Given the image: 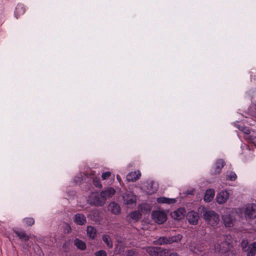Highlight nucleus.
I'll return each instance as SVG.
<instances>
[{
  "mask_svg": "<svg viewBox=\"0 0 256 256\" xmlns=\"http://www.w3.org/2000/svg\"><path fill=\"white\" fill-rule=\"evenodd\" d=\"M74 221L76 224L82 226L86 224V219L84 214H77L74 216Z\"/></svg>",
  "mask_w": 256,
  "mask_h": 256,
  "instance_id": "10",
  "label": "nucleus"
},
{
  "mask_svg": "<svg viewBox=\"0 0 256 256\" xmlns=\"http://www.w3.org/2000/svg\"><path fill=\"white\" fill-rule=\"evenodd\" d=\"M246 219H254L256 218V205L253 204L247 206L244 212Z\"/></svg>",
  "mask_w": 256,
  "mask_h": 256,
  "instance_id": "6",
  "label": "nucleus"
},
{
  "mask_svg": "<svg viewBox=\"0 0 256 256\" xmlns=\"http://www.w3.org/2000/svg\"><path fill=\"white\" fill-rule=\"evenodd\" d=\"M142 216V214L140 212L138 211H134L130 212L128 216V218H130L136 221H138L141 218Z\"/></svg>",
  "mask_w": 256,
  "mask_h": 256,
  "instance_id": "22",
  "label": "nucleus"
},
{
  "mask_svg": "<svg viewBox=\"0 0 256 256\" xmlns=\"http://www.w3.org/2000/svg\"><path fill=\"white\" fill-rule=\"evenodd\" d=\"M95 256H107L106 252L104 250H100L94 253Z\"/></svg>",
  "mask_w": 256,
  "mask_h": 256,
  "instance_id": "33",
  "label": "nucleus"
},
{
  "mask_svg": "<svg viewBox=\"0 0 256 256\" xmlns=\"http://www.w3.org/2000/svg\"><path fill=\"white\" fill-rule=\"evenodd\" d=\"M157 202L161 204H172L176 202V198H169L165 197H160L157 198Z\"/></svg>",
  "mask_w": 256,
  "mask_h": 256,
  "instance_id": "20",
  "label": "nucleus"
},
{
  "mask_svg": "<svg viewBox=\"0 0 256 256\" xmlns=\"http://www.w3.org/2000/svg\"><path fill=\"white\" fill-rule=\"evenodd\" d=\"M138 210L142 212H146L151 210V206L146 203L141 204L138 206Z\"/></svg>",
  "mask_w": 256,
  "mask_h": 256,
  "instance_id": "24",
  "label": "nucleus"
},
{
  "mask_svg": "<svg viewBox=\"0 0 256 256\" xmlns=\"http://www.w3.org/2000/svg\"><path fill=\"white\" fill-rule=\"evenodd\" d=\"M140 176V174L136 172H132L126 176V180L128 182H135L138 180Z\"/></svg>",
  "mask_w": 256,
  "mask_h": 256,
  "instance_id": "15",
  "label": "nucleus"
},
{
  "mask_svg": "<svg viewBox=\"0 0 256 256\" xmlns=\"http://www.w3.org/2000/svg\"><path fill=\"white\" fill-rule=\"evenodd\" d=\"M102 239L109 248L113 247V242L112 238L107 234L102 236Z\"/></svg>",
  "mask_w": 256,
  "mask_h": 256,
  "instance_id": "18",
  "label": "nucleus"
},
{
  "mask_svg": "<svg viewBox=\"0 0 256 256\" xmlns=\"http://www.w3.org/2000/svg\"><path fill=\"white\" fill-rule=\"evenodd\" d=\"M93 184L96 188H102V184L100 182V179L96 177L93 178Z\"/></svg>",
  "mask_w": 256,
  "mask_h": 256,
  "instance_id": "31",
  "label": "nucleus"
},
{
  "mask_svg": "<svg viewBox=\"0 0 256 256\" xmlns=\"http://www.w3.org/2000/svg\"><path fill=\"white\" fill-rule=\"evenodd\" d=\"M158 247L149 246L146 252L151 256H158Z\"/></svg>",
  "mask_w": 256,
  "mask_h": 256,
  "instance_id": "25",
  "label": "nucleus"
},
{
  "mask_svg": "<svg viewBox=\"0 0 256 256\" xmlns=\"http://www.w3.org/2000/svg\"><path fill=\"white\" fill-rule=\"evenodd\" d=\"M24 220L26 224L29 226H31L34 224V220L33 218H26Z\"/></svg>",
  "mask_w": 256,
  "mask_h": 256,
  "instance_id": "32",
  "label": "nucleus"
},
{
  "mask_svg": "<svg viewBox=\"0 0 256 256\" xmlns=\"http://www.w3.org/2000/svg\"><path fill=\"white\" fill-rule=\"evenodd\" d=\"M168 256H180L176 252H172L168 254Z\"/></svg>",
  "mask_w": 256,
  "mask_h": 256,
  "instance_id": "36",
  "label": "nucleus"
},
{
  "mask_svg": "<svg viewBox=\"0 0 256 256\" xmlns=\"http://www.w3.org/2000/svg\"><path fill=\"white\" fill-rule=\"evenodd\" d=\"M186 218L190 224L196 225L198 224L199 216L197 212L192 210L187 214Z\"/></svg>",
  "mask_w": 256,
  "mask_h": 256,
  "instance_id": "7",
  "label": "nucleus"
},
{
  "mask_svg": "<svg viewBox=\"0 0 256 256\" xmlns=\"http://www.w3.org/2000/svg\"><path fill=\"white\" fill-rule=\"evenodd\" d=\"M14 232L22 241L26 242L29 240L30 236L25 231L14 230Z\"/></svg>",
  "mask_w": 256,
  "mask_h": 256,
  "instance_id": "12",
  "label": "nucleus"
},
{
  "mask_svg": "<svg viewBox=\"0 0 256 256\" xmlns=\"http://www.w3.org/2000/svg\"><path fill=\"white\" fill-rule=\"evenodd\" d=\"M117 179H118V180L119 182H120L121 179H120V177L118 175L117 176Z\"/></svg>",
  "mask_w": 256,
  "mask_h": 256,
  "instance_id": "37",
  "label": "nucleus"
},
{
  "mask_svg": "<svg viewBox=\"0 0 256 256\" xmlns=\"http://www.w3.org/2000/svg\"><path fill=\"white\" fill-rule=\"evenodd\" d=\"M214 191L212 189L207 190L204 196V200L206 202H211L214 197Z\"/></svg>",
  "mask_w": 256,
  "mask_h": 256,
  "instance_id": "17",
  "label": "nucleus"
},
{
  "mask_svg": "<svg viewBox=\"0 0 256 256\" xmlns=\"http://www.w3.org/2000/svg\"><path fill=\"white\" fill-rule=\"evenodd\" d=\"M21 10L23 12H25V9L24 8H21Z\"/></svg>",
  "mask_w": 256,
  "mask_h": 256,
  "instance_id": "38",
  "label": "nucleus"
},
{
  "mask_svg": "<svg viewBox=\"0 0 256 256\" xmlns=\"http://www.w3.org/2000/svg\"><path fill=\"white\" fill-rule=\"evenodd\" d=\"M236 126L239 130L242 132L246 134H250V130L248 128H247L246 127H245L244 126H241L240 124H237Z\"/></svg>",
  "mask_w": 256,
  "mask_h": 256,
  "instance_id": "29",
  "label": "nucleus"
},
{
  "mask_svg": "<svg viewBox=\"0 0 256 256\" xmlns=\"http://www.w3.org/2000/svg\"><path fill=\"white\" fill-rule=\"evenodd\" d=\"M169 250L166 249L158 247V256H168Z\"/></svg>",
  "mask_w": 256,
  "mask_h": 256,
  "instance_id": "27",
  "label": "nucleus"
},
{
  "mask_svg": "<svg viewBox=\"0 0 256 256\" xmlns=\"http://www.w3.org/2000/svg\"><path fill=\"white\" fill-rule=\"evenodd\" d=\"M248 242H242V246L243 250L247 252V256H254L256 254V242L250 244L248 246Z\"/></svg>",
  "mask_w": 256,
  "mask_h": 256,
  "instance_id": "5",
  "label": "nucleus"
},
{
  "mask_svg": "<svg viewBox=\"0 0 256 256\" xmlns=\"http://www.w3.org/2000/svg\"><path fill=\"white\" fill-rule=\"evenodd\" d=\"M124 204L130 207L136 203V196L130 191L126 192L122 195Z\"/></svg>",
  "mask_w": 256,
  "mask_h": 256,
  "instance_id": "3",
  "label": "nucleus"
},
{
  "mask_svg": "<svg viewBox=\"0 0 256 256\" xmlns=\"http://www.w3.org/2000/svg\"><path fill=\"white\" fill-rule=\"evenodd\" d=\"M237 178L236 174L233 172H230L228 174L226 175V180L234 181Z\"/></svg>",
  "mask_w": 256,
  "mask_h": 256,
  "instance_id": "30",
  "label": "nucleus"
},
{
  "mask_svg": "<svg viewBox=\"0 0 256 256\" xmlns=\"http://www.w3.org/2000/svg\"><path fill=\"white\" fill-rule=\"evenodd\" d=\"M152 218L154 221L158 224L164 222L167 218L166 214L162 211H154L152 212Z\"/></svg>",
  "mask_w": 256,
  "mask_h": 256,
  "instance_id": "4",
  "label": "nucleus"
},
{
  "mask_svg": "<svg viewBox=\"0 0 256 256\" xmlns=\"http://www.w3.org/2000/svg\"><path fill=\"white\" fill-rule=\"evenodd\" d=\"M88 202L92 206H101L106 203V199L102 197L100 192H92L88 196Z\"/></svg>",
  "mask_w": 256,
  "mask_h": 256,
  "instance_id": "2",
  "label": "nucleus"
},
{
  "mask_svg": "<svg viewBox=\"0 0 256 256\" xmlns=\"http://www.w3.org/2000/svg\"><path fill=\"white\" fill-rule=\"evenodd\" d=\"M111 176V172H104L102 175V178L103 180H106L108 178Z\"/></svg>",
  "mask_w": 256,
  "mask_h": 256,
  "instance_id": "34",
  "label": "nucleus"
},
{
  "mask_svg": "<svg viewBox=\"0 0 256 256\" xmlns=\"http://www.w3.org/2000/svg\"><path fill=\"white\" fill-rule=\"evenodd\" d=\"M202 217L204 220L210 226H216L220 222L218 215L214 210H208L205 208H202Z\"/></svg>",
  "mask_w": 256,
  "mask_h": 256,
  "instance_id": "1",
  "label": "nucleus"
},
{
  "mask_svg": "<svg viewBox=\"0 0 256 256\" xmlns=\"http://www.w3.org/2000/svg\"><path fill=\"white\" fill-rule=\"evenodd\" d=\"M186 210L184 208H178L176 210L170 213V216L174 219L180 220L184 218Z\"/></svg>",
  "mask_w": 256,
  "mask_h": 256,
  "instance_id": "8",
  "label": "nucleus"
},
{
  "mask_svg": "<svg viewBox=\"0 0 256 256\" xmlns=\"http://www.w3.org/2000/svg\"><path fill=\"white\" fill-rule=\"evenodd\" d=\"M74 245L78 248L80 250H85L86 249V244L84 242L78 238H76L74 242Z\"/></svg>",
  "mask_w": 256,
  "mask_h": 256,
  "instance_id": "23",
  "label": "nucleus"
},
{
  "mask_svg": "<svg viewBox=\"0 0 256 256\" xmlns=\"http://www.w3.org/2000/svg\"><path fill=\"white\" fill-rule=\"evenodd\" d=\"M115 193V190L112 187L108 188L106 190L100 192L102 197L106 199V201L108 198H112Z\"/></svg>",
  "mask_w": 256,
  "mask_h": 256,
  "instance_id": "13",
  "label": "nucleus"
},
{
  "mask_svg": "<svg viewBox=\"0 0 256 256\" xmlns=\"http://www.w3.org/2000/svg\"><path fill=\"white\" fill-rule=\"evenodd\" d=\"M224 165L225 162L222 160L220 159L218 160L216 163V168L214 174H216L220 173Z\"/></svg>",
  "mask_w": 256,
  "mask_h": 256,
  "instance_id": "19",
  "label": "nucleus"
},
{
  "mask_svg": "<svg viewBox=\"0 0 256 256\" xmlns=\"http://www.w3.org/2000/svg\"><path fill=\"white\" fill-rule=\"evenodd\" d=\"M100 212L98 210H94L91 212L92 218L96 222H100V218L99 216Z\"/></svg>",
  "mask_w": 256,
  "mask_h": 256,
  "instance_id": "28",
  "label": "nucleus"
},
{
  "mask_svg": "<svg viewBox=\"0 0 256 256\" xmlns=\"http://www.w3.org/2000/svg\"><path fill=\"white\" fill-rule=\"evenodd\" d=\"M229 197V194L227 191H222L216 196V201L219 204H222L226 202Z\"/></svg>",
  "mask_w": 256,
  "mask_h": 256,
  "instance_id": "9",
  "label": "nucleus"
},
{
  "mask_svg": "<svg viewBox=\"0 0 256 256\" xmlns=\"http://www.w3.org/2000/svg\"><path fill=\"white\" fill-rule=\"evenodd\" d=\"M135 254V251L132 250H129L126 251V256H134Z\"/></svg>",
  "mask_w": 256,
  "mask_h": 256,
  "instance_id": "35",
  "label": "nucleus"
},
{
  "mask_svg": "<svg viewBox=\"0 0 256 256\" xmlns=\"http://www.w3.org/2000/svg\"><path fill=\"white\" fill-rule=\"evenodd\" d=\"M108 210L113 214H118L120 212L121 208L118 204L115 202H111L108 205Z\"/></svg>",
  "mask_w": 256,
  "mask_h": 256,
  "instance_id": "11",
  "label": "nucleus"
},
{
  "mask_svg": "<svg viewBox=\"0 0 256 256\" xmlns=\"http://www.w3.org/2000/svg\"><path fill=\"white\" fill-rule=\"evenodd\" d=\"M182 236L178 234L172 236L167 237L168 244H171L174 242H178L181 240L182 238Z\"/></svg>",
  "mask_w": 256,
  "mask_h": 256,
  "instance_id": "21",
  "label": "nucleus"
},
{
  "mask_svg": "<svg viewBox=\"0 0 256 256\" xmlns=\"http://www.w3.org/2000/svg\"><path fill=\"white\" fill-rule=\"evenodd\" d=\"M87 236L90 238L94 240L96 236L97 230L94 227L89 226L86 228Z\"/></svg>",
  "mask_w": 256,
  "mask_h": 256,
  "instance_id": "16",
  "label": "nucleus"
},
{
  "mask_svg": "<svg viewBox=\"0 0 256 256\" xmlns=\"http://www.w3.org/2000/svg\"><path fill=\"white\" fill-rule=\"evenodd\" d=\"M167 236H161L154 241V244L156 245L166 244L168 243Z\"/></svg>",
  "mask_w": 256,
  "mask_h": 256,
  "instance_id": "26",
  "label": "nucleus"
},
{
  "mask_svg": "<svg viewBox=\"0 0 256 256\" xmlns=\"http://www.w3.org/2000/svg\"><path fill=\"white\" fill-rule=\"evenodd\" d=\"M222 220L226 227L230 228L234 225V220L230 214L222 216Z\"/></svg>",
  "mask_w": 256,
  "mask_h": 256,
  "instance_id": "14",
  "label": "nucleus"
}]
</instances>
